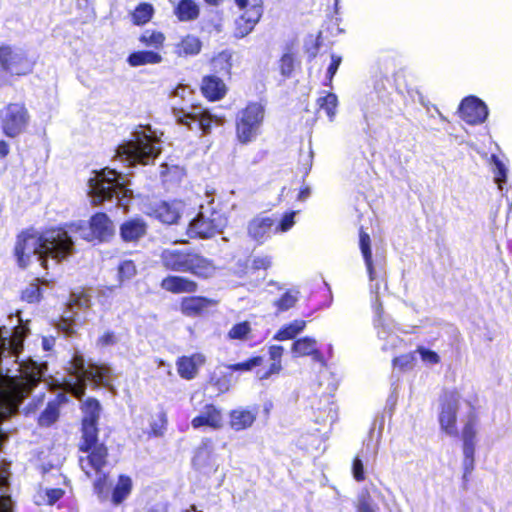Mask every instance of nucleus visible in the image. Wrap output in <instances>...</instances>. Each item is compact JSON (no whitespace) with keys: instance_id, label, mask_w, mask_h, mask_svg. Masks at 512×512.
Returning a JSON list of instances; mask_svg holds the SVG:
<instances>
[{"instance_id":"1","label":"nucleus","mask_w":512,"mask_h":512,"mask_svg":"<svg viewBox=\"0 0 512 512\" xmlns=\"http://www.w3.org/2000/svg\"><path fill=\"white\" fill-rule=\"evenodd\" d=\"M73 250L72 237L64 228H52L42 233L23 232L18 236L15 245V255L22 268H25L32 258L47 268L48 258L59 262L71 255Z\"/></svg>"},{"instance_id":"2","label":"nucleus","mask_w":512,"mask_h":512,"mask_svg":"<svg viewBox=\"0 0 512 512\" xmlns=\"http://www.w3.org/2000/svg\"><path fill=\"white\" fill-rule=\"evenodd\" d=\"M359 243L371 282L370 292L374 295L372 300L375 312L374 326L377 330L378 338L383 341L381 349L389 351L401 344L402 340L395 333V323L388 315L384 314L382 304L379 301L380 282L385 280L386 275L385 262L383 258L378 256L375 260L372 259L370 236L367 233L360 232Z\"/></svg>"},{"instance_id":"3","label":"nucleus","mask_w":512,"mask_h":512,"mask_svg":"<svg viewBox=\"0 0 512 512\" xmlns=\"http://www.w3.org/2000/svg\"><path fill=\"white\" fill-rule=\"evenodd\" d=\"M161 143L160 137L151 126L139 125L131 133V138L117 147L115 156L127 167L148 165L161 153Z\"/></svg>"},{"instance_id":"4","label":"nucleus","mask_w":512,"mask_h":512,"mask_svg":"<svg viewBox=\"0 0 512 512\" xmlns=\"http://www.w3.org/2000/svg\"><path fill=\"white\" fill-rule=\"evenodd\" d=\"M171 96L172 112L177 123L187 126L190 130L202 131L203 134L210 133L212 124H222L220 117L192 103L193 90L187 85H178Z\"/></svg>"},{"instance_id":"5","label":"nucleus","mask_w":512,"mask_h":512,"mask_svg":"<svg viewBox=\"0 0 512 512\" xmlns=\"http://www.w3.org/2000/svg\"><path fill=\"white\" fill-rule=\"evenodd\" d=\"M67 376L64 378L65 391L80 398L84 395L87 384L109 386L112 381V369L105 364L89 363L84 357L75 353L69 362Z\"/></svg>"},{"instance_id":"6","label":"nucleus","mask_w":512,"mask_h":512,"mask_svg":"<svg viewBox=\"0 0 512 512\" xmlns=\"http://www.w3.org/2000/svg\"><path fill=\"white\" fill-rule=\"evenodd\" d=\"M129 181L116 169L105 168L94 172L88 181V194L93 204H101L106 200H117V205L126 208L132 191L128 188Z\"/></svg>"},{"instance_id":"7","label":"nucleus","mask_w":512,"mask_h":512,"mask_svg":"<svg viewBox=\"0 0 512 512\" xmlns=\"http://www.w3.org/2000/svg\"><path fill=\"white\" fill-rule=\"evenodd\" d=\"M165 268L179 272H191L200 277H209L214 271L212 262L188 249L168 248L161 253Z\"/></svg>"},{"instance_id":"8","label":"nucleus","mask_w":512,"mask_h":512,"mask_svg":"<svg viewBox=\"0 0 512 512\" xmlns=\"http://www.w3.org/2000/svg\"><path fill=\"white\" fill-rule=\"evenodd\" d=\"M80 450L88 453L86 457L79 459L81 469L86 475H90V469L99 472L105 466L108 452L104 444L98 443L97 423H82Z\"/></svg>"},{"instance_id":"9","label":"nucleus","mask_w":512,"mask_h":512,"mask_svg":"<svg viewBox=\"0 0 512 512\" xmlns=\"http://www.w3.org/2000/svg\"><path fill=\"white\" fill-rule=\"evenodd\" d=\"M213 200L207 206L201 205L197 215L190 221L187 234L191 238L209 239L222 233L227 225L224 214L212 207Z\"/></svg>"},{"instance_id":"10","label":"nucleus","mask_w":512,"mask_h":512,"mask_svg":"<svg viewBox=\"0 0 512 512\" xmlns=\"http://www.w3.org/2000/svg\"><path fill=\"white\" fill-rule=\"evenodd\" d=\"M265 117L264 106L258 102L249 103L236 116V137L241 144L256 140Z\"/></svg>"},{"instance_id":"11","label":"nucleus","mask_w":512,"mask_h":512,"mask_svg":"<svg viewBox=\"0 0 512 512\" xmlns=\"http://www.w3.org/2000/svg\"><path fill=\"white\" fill-rule=\"evenodd\" d=\"M113 222L105 213H96L93 215L86 225L84 222L79 221L69 226V233H76L82 239L87 241H108L114 235Z\"/></svg>"},{"instance_id":"12","label":"nucleus","mask_w":512,"mask_h":512,"mask_svg":"<svg viewBox=\"0 0 512 512\" xmlns=\"http://www.w3.org/2000/svg\"><path fill=\"white\" fill-rule=\"evenodd\" d=\"M0 119L3 133L13 138L26 129L30 116L24 104L11 103L1 111Z\"/></svg>"},{"instance_id":"13","label":"nucleus","mask_w":512,"mask_h":512,"mask_svg":"<svg viewBox=\"0 0 512 512\" xmlns=\"http://www.w3.org/2000/svg\"><path fill=\"white\" fill-rule=\"evenodd\" d=\"M0 65L4 71L12 75H25L32 71L34 62L27 57L23 49L2 46L0 47Z\"/></svg>"},{"instance_id":"14","label":"nucleus","mask_w":512,"mask_h":512,"mask_svg":"<svg viewBox=\"0 0 512 512\" xmlns=\"http://www.w3.org/2000/svg\"><path fill=\"white\" fill-rule=\"evenodd\" d=\"M459 395L456 392H446L440 400L439 423L441 429L449 436H457V412Z\"/></svg>"},{"instance_id":"15","label":"nucleus","mask_w":512,"mask_h":512,"mask_svg":"<svg viewBox=\"0 0 512 512\" xmlns=\"http://www.w3.org/2000/svg\"><path fill=\"white\" fill-rule=\"evenodd\" d=\"M183 210L184 203L182 201H158L150 205L147 213L162 223L171 225L178 221Z\"/></svg>"},{"instance_id":"16","label":"nucleus","mask_w":512,"mask_h":512,"mask_svg":"<svg viewBox=\"0 0 512 512\" xmlns=\"http://www.w3.org/2000/svg\"><path fill=\"white\" fill-rule=\"evenodd\" d=\"M458 111L460 117L471 125L481 124L488 117V107L482 100L475 96L464 98Z\"/></svg>"},{"instance_id":"17","label":"nucleus","mask_w":512,"mask_h":512,"mask_svg":"<svg viewBox=\"0 0 512 512\" xmlns=\"http://www.w3.org/2000/svg\"><path fill=\"white\" fill-rule=\"evenodd\" d=\"M90 304L91 300L86 292H81L79 294L72 293L69 302V310L65 312L64 316H62V319L58 324V329L67 336L72 335L74 333L75 324L74 316L77 315L76 310L87 309L90 307Z\"/></svg>"},{"instance_id":"18","label":"nucleus","mask_w":512,"mask_h":512,"mask_svg":"<svg viewBox=\"0 0 512 512\" xmlns=\"http://www.w3.org/2000/svg\"><path fill=\"white\" fill-rule=\"evenodd\" d=\"M274 231V220L268 216H256L247 225L248 236L258 244H263Z\"/></svg>"},{"instance_id":"19","label":"nucleus","mask_w":512,"mask_h":512,"mask_svg":"<svg viewBox=\"0 0 512 512\" xmlns=\"http://www.w3.org/2000/svg\"><path fill=\"white\" fill-rule=\"evenodd\" d=\"M263 13V9L260 5H254L248 9L241 17L235 22V36L237 38H243L247 36L259 22Z\"/></svg>"},{"instance_id":"20","label":"nucleus","mask_w":512,"mask_h":512,"mask_svg":"<svg viewBox=\"0 0 512 512\" xmlns=\"http://www.w3.org/2000/svg\"><path fill=\"white\" fill-rule=\"evenodd\" d=\"M258 415V409L237 408L230 412V427L235 431L245 430L253 425Z\"/></svg>"},{"instance_id":"21","label":"nucleus","mask_w":512,"mask_h":512,"mask_svg":"<svg viewBox=\"0 0 512 512\" xmlns=\"http://www.w3.org/2000/svg\"><path fill=\"white\" fill-rule=\"evenodd\" d=\"M191 425L195 429H198L202 426L218 429L222 425L221 411L214 405L208 404L204 407L198 416L193 418Z\"/></svg>"},{"instance_id":"22","label":"nucleus","mask_w":512,"mask_h":512,"mask_svg":"<svg viewBox=\"0 0 512 512\" xmlns=\"http://www.w3.org/2000/svg\"><path fill=\"white\" fill-rule=\"evenodd\" d=\"M205 363V356L200 353L193 354L190 357H181L177 361L179 375L187 380L193 379L198 369Z\"/></svg>"},{"instance_id":"23","label":"nucleus","mask_w":512,"mask_h":512,"mask_svg":"<svg viewBox=\"0 0 512 512\" xmlns=\"http://www.w3.org/2000/svg\"><path fill=\"white\" fill-rule=\"evenodd\" d=\"M9 478V464L3 463L0 466V512H14Z\"/></svg>"},{"instance_id":"24","label":"nucleus","mask_w":512,"mask_h":512,"mask_svg":"<svg viewBox=\"0 0 512 512\" xmlns=\"http://www.w3.org/2000/svg\"><path fill=\"white\" fill-rule=\"evenodd\" d=\"M201 90L209 100L222 99L226 94V85L222 79L215 75L206 76L202 80Z\"/></svg>"},{"instance_id":"25","label":"nucleus","mask_w":512,"mask_h":512,"mask_svg":"<svg viewBox=\"0 0 512 512\" xmlns=\"http://www.w3.org/2000/svg\"><path fill=\"white\" fill-rule=\"evenodd\" d=\"M161 287L172 293H191L197 289V284L185 277L168 276L161 282Z\"/></svg>"},{"instance_id":"26","label":"nucleus","mask_w":512,"mask_h":512,"mask_svg":"<svg viewBox=\"0 0 512 512\" xmlns=\"http://www.w3.org/2000/svg\"><path fill=\"white\" fill-rule=\"evenodd\" d=\"M146 223L141 219H131L120 227V235L125 242H134L146 234Z\"/></svg>"},{"instance_id":"27","label":"nucleus","mask_w":512,"mask_h":512,"mask_svg":"<svg viewBox=\"0 0 512 512\" xmlns=\"http://www.w3.org/2000/svg\"><path fill=\"white\" fill-rule=\"evenodd\" d=\"M67 400L62 393L58 394L56 399L49 401L45 410L40 414L38 423L40 426H50L55 423L59 417V406Z\"/></svg>"},{"instance_id":"28","label":"nucleus","mask_w":512,"mask_h":512,"mask_svg":"<svg viewBox=\"0 0 512 512\" xmlns=\"http://www.w3.org/2000/svg\"><path fill=\"white\" fill-rule=\"evenodd\" d=\"M202 47V43L198 37L187 35L175 44L174 52L180 57L195 56Z\"/></svg>"},{"instance_id":"29","label":"nucleus","mask_w":512,"mask_h":512,"mask_svg":"<svg viewBox=\"0 0 512 512\" xmlns=\"http://www.w3.org/2000/svg\"><path fill=\"white\" fill-rule=\"evenodd\" d=\"M132 488V479L127 475H120L112 491V503L114 505L123 503L131 494Z\"/></svg>"},{"instance_id":"30","label":"nucleus","mask_w":512,"mask_h":512,"mask_svg":"<svg viewBox=\"0 0 512 512\" xmlns=\"http://www.w3.org/2000/svg\"><path fill=\"white\" fill-rule=\"evenodd\" d=\"M127 62L132 67L159 64L162 62V56L158 52L151 50L136 51L128 56Z\"/></svg>"},{"instance_id":"31","label":"nucleus","mask_w":512,"mask_h":512,"mask_svg":"<svg viewBox=\"0 0 512 512\" xmlns=\"http://www.w3.org/2000/svg\"><path fill=\"white\" fill-rule=\"evenodd\" d=\"M318 343L316 339L311 337H303L296 340L292 345V353L295 357L313 355L314 359H318Z\"/></svg>"},{"instance_id":"32","label":"nucleus","mask_w":512,"mask_h":512,"mask_svg":"<svg viewBox=\"0 0 512 512\" xmlns=\"http://www.w3.org/2000/svg\"><path fill=\"white\" fill-rule=\"evenodd\" d=\"M210 304L204 297H187L182 300L181 310L186 316H197Z\"/></svg>"},{"instance_id":"33","label":"nucleus","mask_w":512,"mask_h":512,"mask_svg":"<svg viewBox=\"0 0 512 512\" xmlns=\"http://www.w3.org/2000/svg\"><path fill=\"white\" fill-rule=\"evenodd\" d=\"M175 14L180 21H192L199 16V7L194 0H181L176 9Z\"/></svg>"},{"instance_id":"34","label":"nucleus","mask_w":512,"mask_h":512,"mask_svg":"<svg viewBox=\"0 0 512 512\" xmlns=\"http://www.w3.org/2000/svg\"><path fill=\"white\" fill-rule=\"evenodd\" d=\"M305 328V321L294 320L282 326L274 335V339L278 341L294 339Z\"/></svg>"},{"instance_id":"35","label":"nucleus","mask_w":512,"mask_h":512,"mask_svg":"<svg viewBox=\"0 0 512 512\" xmlns=\"http://www.w3.org/2000/svg\"><path fill=\"white\" fill-rule=\"evenodd\" d=\"M83 419L82 423H98L100 417L101 406L98 400L87 398L82 403Z\"/></svg>"},{"instance_id":"36","label":"nucleus","mask_w":512,"mask_h":512,"mask_svg":"<svg viewBox=\"0 0 512 512\" xmlns=\"http://www.w3.org/2000/svg\"><path fill=\"white\" fill-rule=\"evenodd\" d=\"M231 59L232 54L229 51H222L216 55L211 61L214 72L222 76L229 75L232 67Z\"/></svg>"},{"instance_id":"37","label":"nucleus","mask_w":512,"mask_h":512,"mask_svg":"<svg viewBox=\"0 0 512 512\" xmlns=\"http://www.w3.org/2000/svg\"><path fill=\"white\" fill-rule=\"evenodd\" d=\"M139 41L147 47H151L154 49H160L163 47L165 36L162 32L154 31V30H145Z\"/></svg>"},{"instance_id":"38","label":"nucleus","mask_w":512,"mask_h":512,"mask_svg":"<svg viewBox=\"0 0 512 512\" xmlns=\"http://www.w3.org/2000/svg\"><path fill=\"white\" fill-rule=\"evenodd\" d=\"M357 512H378L379 507L366 489H362L357 496Z\"/></svg>"},{"instance_id":"39","label":"nucleus","mask_w":512,"mask_h":512,"mask_svg":"<svg viewBox=\"0 0 512 512\" xmlns=\"http://www.w3.org/2000/svg\"><path fill=\"white\" fill-rule=\"evenodd\" d=\"M211 445L208 440L204 441L202 445L197 449L195 456L193 458V465L197 469H202L209 465V460L211 457Z\"/></svg>"},{"instance_id":"40","label":"nucleus","mask_w":512,"mask_h":512,"mask_svg":"<svg viewBox=\"0 0 512 512\" xmlns=\"http://www.w3.org/2000/svg\"><path fill=\"white\" fill-rule=\"evenodd\" d=\"M154 12L153 6L149 3H140L132 13V20L136 25L146 24Z\"/></svg>"},{"instance_id":"41","label":"nucleus","mask_w":512,"mask_h":512,"mask_svg":"<svg viewBox=\"0 0 512 512\" xmlns=\"http://www.w3.org/2000/svg\"><path fill=\"white\" fill-rule=\"evenodd\" d=\"M491 163L493 164L494 180L500 190H503V185L507 181V168L505 164L496 156L491 155Z\"/></svg>"},{"instance_id":"42","label":"nucleus","mask_w":512,"mask_h":512,"mask_svg":"<svg viewBox=\"0 0 512 512\" xmlns=\"http://www.w3.org/2000/svg\"><path fill=\"white\" fill-rule=\"evenodd\" d=\"M298 300V292L295 290L285 291L281 297L274 301L278 312H284L292 308Z\"/></svg>"},{"instance_id":"43","label":"nucleus","mask_w":512,"mask_h":512,"mask_svg":"<svg viewBox=\"0 0 512 512\" xmlns=\"http://www.w3.org/2000/svg\"><path fill=\"white\" fill-rule=\"evenodd\" d=\"M369 449V444H367L366 451H362L361 454L357 455L353 460L352 474L354 479L358 482L363 481L365 479L363 459H365L368 462Z\"/></svg>"},{"instance_id":"44","label":"nucleus","mask_w":512,"mask_h":512,"mask_svg":"<svg viewBox=\"0 0 512 512\" xmlns=\"http://www.w3.org/2000/svg\"><path fill=\"white\" fill-rule=\"evenodd\" d=\"M463 439V450L466 448H470L471 450H475V439H476V423L474 419H469L464 426L462 432Z\"/></svg>"},{"instance_id":"45","label":"nucleus","mask_w":512,"mask_h":512,"mask_svg":"<svg viewBox=\"0 0 512 512\" xmlns=\"http://www.w3.org/2000/svg\"><path fill=\"white\" fill-rule=\"evenodd\" d=\"M251 332V325L249 322L244 321L237 323L231 327L227 336L231 340H247Z\"/></svg>"},{"instance_id":"46","label":"nucleus","mask_w":512,"mask_h":512,"mask_svg":"<svg viewBox=\"0 0 512 512\" xmlns=\"http://www.w3.org/2000/svg\"><path fill=\"white\" fill-rule=\"evenodd\" d=\"M337 106L338 98L335 94L328 93L325 97H322V110H325L330 122L334 121L337 113Z\"/></svg>"},{"instance_id":"47","label":"nucleus","mask_w":512,"mask_h":512,"mask_svg":"<svg viewBox=\"0 0 512 512\" xmlns=\"http://www.w3.org/2000/svg\"><path fill=\"white\" fill-rule=\"evenodd\" d=\"M296 211H290L285 213L280 219L279 223L274 227L275 233L288 232L295 224Z\"/></svg>"},{"instance_id":"48","label":"nucleus","mask_w":512,"mask_h":512,"mask_svg":"<svg viewBox=\"0 0 512 512\" xmlns=\"http://www.w3.org/2000/svg\"><path fill=\"white\" fill-rule=\"evenodd\" d=\"M320 45V32L316 35H309L304 42L305 52L309 58H316Z\"/></svg>"},{"instance_id":"49","label":"nucleus","mask_w":512,"mask_h":512,"mask_svg":"<svg viewBox=\"0 0 512 512\" xmlns=\"http://www.w3.org/2000/svg\"><path fill=\"white\" fill-rule=\"evenodd\" d=\"M136 274V266L133 261L126 260L120 263L118 267V277L120 282H124L125 280H129L134 277Z\"/></svg>"},{"instance_id":"50","label":"nucleus","mask_w":512,"mask_h":512,"mask_svg":"<svg viewBox=\"0 0 512 512\" xmlns=\"http://www.w3.org/2000/svg\"><path fill=\"white\" fill-rule=\"evenodd\" d=\"M262 362L263 358L260 356H256L241 363L231 364L228 366V368L233 371H249L254 367L260 366Z\"/></svg>"},{"instance_id":"51","label":"nucleus","mask_w":512,"mask_h":512,"mask_svg":"<svg viewBox=\"0 0 512 512\" xmlns=\"http://www.w3.org/2000/svg\"><path fill=\"white\" fill-rule=\"evenodd\" d=\"M40 288L36 283L29 284L22 291V299L27 301L28 303L37 302L40 299Z\"/></svg>"},{"instance_id":"52","label":"nucleus","mask_w":512,"mask_h":512,"mask_svg":"<svg viewBox=\"0 0 512 512\" xmlns=\"http://www.w3.org/2000/svg\"><path fill=\"white\" fill-rule=\"evenodd\" d=\"M295 59L292 54L286 53L280 60V71L283 76H290L294 69Z\"/></svg>"},{"instance_id":"53","label":"nucleus","mask_w":512,"mask_h":512,"mask_svg":"<svg viewBox=\"0 0 512 512\" xmlns=\"http://www.w3.org/2000/svg\"><path fill=\"white\" fill-rule=\"evenodd\" d=\"M417 352L419 353L422 361L427 364L433 365L440 362V357L435 351L421 346L418 347Z\"/></svg>"},{"instance_id":"54","label":"nucleus","mask_w":512,"mask_h":512,"mask_svg":"<svg viewBox=\"0 0 512 512\" xmlns=\"http://www.w3.org/2000/svg\"><path fill=\"white\" fill-rule=\"evenodd\" d=\"M342 62V57L339 55L331 54V61L328 65L327 72H326V78L328 79V83H325V85L331 86V81L336 74L340 64Z\"/></svg>"},{"instance_id":"55","label":"nucleus","mask_w":512,"mask_h":512,"mask_svg":"<svg viewBox=\"0 0 512 512\" xmlns=\"http://www.w3.org/2000/svg\"><path fill=\"white\" fill-rule=\"evenodd\" d=\"M415 357L413 354H405L399 357H395L393 364L395 367H399L402 370L411 369L413 367Z\"/></svg>"},{"instance_id":"56","label":"nucleus","mask_w":512,"mask_h":512,"mask_svg":"<svg viewBox=\"0 0 512 512\" xmlns=\"http://www.w3.org/2000/svg\"><path fill=\"white\" fill-rule=\"evenodd\" d=\"M474 453H475V450H471L469 447L463 450L464 476L471 473L472 470L474 469Z\"/></svg>"},{"instance_id":"57","label":"nucleus","mask_w":512,"mask_h":512,"mask_svg":"<svg viewBox=\"0 0 512 512\" xmlns=\"http://www.w3.org/2000/svg\"><path fill=\"white\" fill-rule=\"evenodd\" d=\"M100 470H102V468ZM92 471L98 475V478L94 482V490L99 495V497H102L106 489L107 476L106 474L101 473V471L96 472L95 470L90 469V475H87L88 477L91 476Z\"/></svg>"},{"instance_id":"58","label":"nucleus","mask_w":512,"mask_h":512,"mask_svg":"<svg viewBox=\"0 0 512 512\" xmlns=\"http://www.w3.org/2000/svg\"><path fill=\"white\" fill-rule=\"evenodd\" d=\"M117 342V338L115 334L111 331H106L102 336H100L97 340V345L100 347H106L114 345Z\"/></svg>"},{"instance_id":"59","label":"nucleus","mask_w":512,"mask_h":512,"mask_svg":"<svg viewBox=\"0 0 512 512\" xmlns=\"http://www.w3.org/2000/svg\"><path fill=\"white\" fill-rule=\"evenodd\" d=\"M271 258L269 256H255L252 259V267L254 269H268L271 266Z\"/></svg>"},{"instance_id":"60","label":"nucleus","mask_w":512,"mask_h":512,"mask_svg":"<svg viewBox=\"0 0 512 512\" xmlns=\"http://www.w3.org/2000/svg\"><path fill=\"white\" fill-rule=\"evenodd\" d=\"M45 494L47 497V504L53 505L59 499L62 498L64 491L60 488H52V489H47Z\"/></svg>"},{"instance_id":"61","label":"nucleus","mask_w":512,"mask_h":512,"mask_svg":"<svg viewBox=\"0 0 512 512\" xmlns=\"http://www.w3.org/2000/svg\"><path fill=\"white\" fill-rule=\"evenodd\" d=\"M326 30L327 33L330 34L331 36H336L337 34L341 33L343 30L340 28L339 18L331 17Z\"/></svg>"},{"instance_id":"62","label":"nucleus","mask_w":512,"mask_h":512,"mask_svg":"<svg viewBox=\"0 0 512 512\" xmlns=\"http://www.w3.org/2000/svg\"><path fill=\"white\" fill-rule=\"evenodd\" d=\"M327 420L329 421L330 426H332L338 420V406L334 402L329 403Z\"/></svg>"},{"instance_id":"63","label":"nucleus","mask_w":512,"mask_h":512,"mask_svg":"<svg viewBox=\"0 0 512 512\" xmlns=\"http://www.w3.org/2000/svg\"><path fill=\"white\" fill-rule=\"evenodd\" d=\"M284 348L280 345H272L269 347V357L272 361L281 362Z\"/></svg>"},{"instance_id":"64","label":"nucleus","mask_w":512,"mask_h":512,"mask_svg":"<svg viewBox=\"0 0 512 512\" xmlns=\"http://www.w3.org/2000/svg\"><path fill=\"white\" fill-rule=\"evenodd\" d=\"M281 369H282L281 362H279V361H272V364L270 365L269 370L266 371L263 374H259V378L262 379V380L263 379H267L272 374L279 373L281 371Z\"/></svg>"}]
</instances>
